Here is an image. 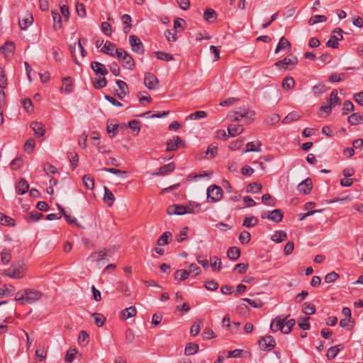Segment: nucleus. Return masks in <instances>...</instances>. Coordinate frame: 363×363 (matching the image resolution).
<instances>
[{"mask_svg": "<svg viewBox=\"0 0 363 363\" xmlns=\"http://www.w3.org/2000/svg\"><path fill=\"white\" fill-rule=\"evenodd\" d=\"M91 67L95 73L104 76L106 75L108 72L104 65L99 62H92L91 63Z\"/></svg>", "mask_w": 363, "mask_h": 363, "instance_id": "obj_21", "label": "nucleus"}, {"mask_svg": "<svg viewBox=\"0 0 363 363\" xmlns=\"http://www.w3.org/2000/svg\"><path fill=\"white\" fill-rule=\"evenodd\" d=\"M137 310L135 306H130L121 312L120 317L122 319H128L135 316Z\"/></svg>", "mask_w": 363, "mask_h": 363, "instance_id": "obj_24", "label": "nucleus"}, {"mask_svg": "<svg viewBox=\"0 0 363 363\" xmlns=\"http://www.w3.org/2000/svg\"><path fill=\"white\" fill-rule=\"evenodd\" d=\"M172 238L170 232H164L157 240V244L160 246L165 245L169 243V240Z\"/></svg>", "mask_w": 363, "mask_h": 363, "instance_id": "obj_41", "label": "nucleus"}, {"mask_svg": "<svg viewBox=\"0 0 363 363\" xmlns=\"http://www.w3.org/2000/svg\"><path fill=\"white\" fill-rule=\"evenodd\" d=\"M216 17H217V14H216V11L214 10H213L212 9H207L204 11L203 18L206 21H208L209 23L213 22V21L216 20Z\"/></svg>", "mask_w": 363, "mask_h": 363, "instance_id": "obj_38", "label": "nucleus"}, {"mask_svg": "<svg viewBox=\"0 0 363 363\" xmlns=\"http://www.w3.org/2000/svg\"><path fill=\"white\" fill-rule=\"evenodd\" d=\"M43 293L35 289H26L18 291L15 297V300L20 302L21 304H32L40 299Z\"/></svg>", "mask_w": 363, "mask_h": 363, "instance_id": "obj_1", "label": "nucleus"}, {"mask_svg": "<svg viewBox=\"0 0 363 363\" xmlns=\"http://www.w3.org/2000/svg\"><path fill=\"white\" fill-rule=\"evenodd\" d=\"M202 326V321L201 320H196L192 325L190 329V334L192 336L197 335L199 332L201 327Z\"/></svg>", "mask_w": 363, "mask_h": 363, "instance_id": "obj_47", "label": "nucleus"}, {"mask_svg": "<svg viewBox=\"0 0 363 363\" xmlns=\"http://www.w3.org/2000/svg\"><path fill=\"white\" fill-rule=\"evenodd\" d=\"M227 256L232 260H236L240 256V250L237 247H231L228 250Z\"/></svg>", "mask_w": 363, "mask_h": 363, "instance_id": "obj_33", "label": "nucleus"}, {"mask_svg": "<svg viewBox=\"0 0 363 363\" xmlns=\"http://www.w3.org/2000/svg\"><path fill=\"white\" fill-rule=\"evenodd\" d=\"M129 43L131 46V49L134 52L138 54H143L145 52L144 45L140 39L134 35L129 36Z\"/></svg>", "mask_w": 363, "mask_h": 363, "instance_id": "obj_8", "label": "nucleus"}, {"mask_svg": "<svg viewBox=\"0 0 363 363\" xmlns=\"http://www.w3.org/2000/svg\"><path fill=\"white\" fill-rule=\"evenodd\" d=\"M83 183L87 189H93L94 187V179L89 175H84L83 177Z\"/></svg>", "mask_w": 363, "mask_h": 363, "instance_id": "obj_52", "label": "nucleus"}, {"mask_svg": "<svg viewBox=\"0 0 363 363\" xmlns=\"http://www.w3.org/2000/svg\"><path fill=\"white\" fill-rule=\"evenodd\" d=\"M30 128L33 130L36 137H43L45 133V128L42 123L33 121L30 125Z\"/></svg>", "mask_w": 363, "mask_h": 363, "instance_id": "obj_16", "label": "nucleus"}, {"mask_svg": "<svg viewBox=\"0 0 363 363\" xmlns=\"http://www.w3.org/2000/svg\"><path fill=\"white\" fill-rule=\"evenodd\" d=\"M183 143V140L179 136H174L172 140H169L167 142L166 151H174L179 147V145Z\"/></svg>", "mask_w": 363, "mask_h": 363, "instance_id": "obj_15", "label": "nucleus"}, {"mask_svg": "<svg viewBox=\"0 0 363 363\" xmlns=\"http://www.w3.org/2000/svg\"><path fill=\"white\" fill-rule=\"evenodd\" d=\"M206 117H207V113L206 111H196V112L190 114L188 116V118H189L191 120H198V119L203 118Z\"/></svg>", "mask_w": 363, "mask_h": 363, "instance_id": "obj_57", "label": "nucleus"}, {"mask_svg": "<svg viewBox=\"0 0 363 363\" xmlns=\"http://www.w3.org/2000/svg\"><path fill=\"white\" fill-rule=\"evenodd\" d=\"M285 319L280 317H277L271 323L270 328L273 332L281 330L284 333V323Z\"/></svg>", "mask_w": 363, "mask_h": 363, "instance_id": "obj_20", "label": "nucleus"}, {"mask_svg": "<svg viewBox=\"0 0 363 363\" xmlns=\"http://www.w3.org/2000/svg\"><path fill=\"white\" fill-rule=\"evenodd\" d=\"M76 11L78 16L81 18H84L86 15L85 6L82 3L77 2L76 4Z\"/></svg>", "mask_w": 363, "mask_h": 363, "instance_id": "obj_59", "label": "nucleus"}, {"mask_svg": "<svg viewBox=\"0 0 363 363\" xmlns=\"http://www.w3.org/2000/svg\"><path fill=\"white\" fill-rule=\"evenodd\" d=\"M1 261L4 264H7L11 259V251L9 249H4L1 253Z\"/></svg>", "mask_w": 363, "mask_h": 363, "instance_id": "obj_53", "label": "nucleus"}, {"mask_svg": "<svg viewBox=\"0 0 363 363\" xmlns=\"http://www.w3.org/2000/svg\"><path fill=\"white\" fill-rule=\"evenodd\" d=\"M52 16L54 21V29L60 28L62 27V18L59 12L52 11Z\"/></svg>", "mask_w": 363, "mask_h": 363, "instance_id": "obj_40", "label": "nucleus"}, {"mask_svg": "<svg viewBox=\"0 0 363 363\" xmlns=\"http://www.w3.org/2000/svg\"><path fill=\"white\" fill-rule=\"evenodd\" d=\"M261 146V143L259 141H257L256 143L250 142L246 145V149L243 150V152H259L261 149L259 147Z\"/></svg>", "mask_w": 363, "mask_h": 363, "instance_id": "obj_34", "label": "nucleus"}, {"mask_svg": "<svg viewBox=\"0 0 363 363\" xmlns=\"http://www.w3.org/2000/svg\"><path fill=\"white\" fill-rule=\"evenodd\" d=\"M244 131V128L240 125L230 124L228 127V136L235 137L236 135L241 134Z\"/></svg>", "mask_w": 363, "mask_h": 363, "instance_id": "obj_23", "label": "nucleus"}, {"mask_svg": "<svg viewBox=\"0 0 363 363\" xmlns=\"http://www.w3.org/2000/svg\"><path fill=\"white\" fill-rule=\"evenodd\" d=\"M258 219L255 216H246L243 220L242 225L246 228H252L257 225Z\"/></svg>", "mask_w": 363, "mask_h": 363, "instance_id": "obj_35", "label": "nucleus"}, {"mask_svg": "<svg viewBox=\"0 0 363 363\" xmlns=\"http://www.w3.org/2000/svg\"><path fill=\"white\" fill-rule=\"evenodd\" d=\"M301 116L297 112L289 113L282 121L284 124L290 123L293 121H296L300 119Z\"/></svg>", "mask_w": 363, "mask_h": 363, "instance_id": "obj_37", "label": "nucleus"}, {"mask_svg": "<svg viewBox=\"0 0 363 363\" xmlns=\"http://www.w3.org/2000/svg\"><path fill=\"white\" fill-rule=\"evenodd\" d=\"M158 79L152 73H147L144 78V83L148 89H155L158 84Z\"/></svg>", "mask_w": 363, "mask_h": 363, "instance_id": "obj_12", "label": "nucleus"}, {"mask_svg": "<svg viewBox=\"0 0 363 363\" xmlns=\"http://www.w3.org/2000/svg\"><path fill=\"white\" fill-rule=\"evenodd\" d=\"M189 276V272L185 269H178L174 273V277L179 281H184Z\"/></svg>", "mask_w": 363, "mask_h": 363, "instance_id": "obj_50", "label": "nucleus"}, {"mask_svg": "<svg viewBox=\"0 0 363 363\" xmlns=\"http://www.w3.org/2000/svg\"><path fill=\"white\" fill-rule=\"evenodd\" d=\"M327 21V17L323 15H315L310 18L308 20V24L310 26L315 25L318 23H322Z\"/></svg>", "mask_w": 363, "mask_h": 363, "instance_id": "obj_45", "label": "nucleus"}, {"mask_svg": "<svg viewBox=\"0 0 363 363\" xmlns=\"http://www.w3.org/2000/svg\"><path fill=\"white\" fill-rule=\"evenodd\" d=\"M116 49L117 48L115 44L110 41H106L101 51L104 54L114 57L116 56V53L114 54L113 51L116 50Z\"/></svg>", "mask_w": 363, "mask_h": 363, "instance_id": "obj_27", "label": "nucleus"}, {"mask_svg": "<svg viewBox=\"0 0 363 363\" xmlns=\"http://www.w3.org/2000/svg\"><path fill=\"white\" fill-rule=\"evenodd\" d=\"M340 104V99L337 96V91L334 89L332 91L330 97L327 99V104L320 106V110L329 114L331 113L332 108L336 105Z\"/></svg>", "mask_w": 363, "mask_h": 363, "instance_id": "obj_4", "label": "nucleus"}, {"mask_svg": "<svg viewBox=\"0 0 363 363\" xmlns=\"http://www.w3.org/2000/svg\"><path fill=\"white\" fill-rule=\"evenodd\" d=\"M262 184L259 183L254 182L250 183L247 186V192L248 193H258L262 190Z\"/></svg>", "mask_w": 363, "mask_h": 363, "instance_id": "obj_48", "label": "nucleus"}, {"mask_svg": "<svg viewBox=\"0 0 363 363\" xmlns=\"http://www.w3.org/2000/svg\"><path fill=\"white\" fill-rule=\"evenodd\" d=\"M154 54L155 55L157 59L166 62L172 61L174 59V56L172 54L164 51H157L155 52Z\"/></svg>", "mask_w": 363, "mask_h": 363, "instance_id": "obj_32", "label": "nucleus"}, {"mask_svg": "<svg viewBox=\"0 0 363 363\" xmlns=\"http://www.w3.org/2000/svg\"><path fill=\"white\" fill-rule=\"evenodd\" d=\"M223 189L217 185H211L207 189V201L217 202L223 198Z\"/></svg>", "mask_w": 363, "mask_h": 363, "instance_id": "obj_5", "label": "nucleus"}, {"mask_svg": "<svg viewBox=\"0 0 363 363\" xmlns=\"http://www.w3.org/2000/svg\"><path fill=\"white\" fill-rule=\"evenodd\" d=\"M315 306L311 303H304L302 308V312L306 315H312L315 313Z\"/></svg>", "mask_w": 363, "mask_h": 363, "instance_id": "obj_42", "label": "nucleus"}, {"mask_svg": "<svg viewBox=\"0 0 363 363\" xmlns=\"http://www.w3.org/2000/svg\"><path fill=\"white\" fill-rule=\"evenodd\" d=\"M251 239V235L249 232L244 230L239 235V240L242 244H247Z\"/></svg>", "mask_w": 363, "mask_h": 363, "instance_id": "obj_56", "label": "nucleus"}, {"mask_svg": "<svg viewBox=\"0 0 363 363\" xmlns=\"http://www.w3.org/2000/svg\"><path fill=\"white\" fill-rule=\"evenodd\" d=\"M15 45L13 42L8 41L4 46L1 48V53L4 55L5 58L11 57L14 52Z\"/></svg>", "mask_w": 363, "mask_h": 363, "instance_id": "obj_17", "label": "nucleus"}, {"mask_svg": "<svg viewBox=\"0 0 363 363\" xmlns=\"http://www.w3.org/2000/svg\"><path fill=\"white\" fill-rule=\"evenodd\" d=\"M33 21V16L29 15L28 17L19 21V26L22 30L28 28Z\"/></svg>", "mask_w": 363, "mask_h": 363, "instance_id": "obj_51", "label": "nucleus"}, {"mask_svg": "<svg viewBox=\"0 0 363 363\" xmlns=\"http://www.w3.org/2000/svg\"><path fill=\"white\" fill-rule=\"evenodd\" d=\"M104 200L108 203V206H111L115 201L113 194L107 187H104Z\"/></svg>", "mask_w": 363, "mask_h": 363, "instance_id": "obj_36", "label": "nucleus"}, {"mask_svg": "<svg viewBox=\"0 0 363 363\" xmlns=\"http://www.w3.org/2000/svg\"><path fill=\"white\" fill-rule=\"evenodd\" d=\"M116 56L119 59L120 62L124 68L132 69L135 67L133 58L124 49H116Z\"/></svg>", "mask_w": 363, "mask_h": 363, "instance_id": "obj_3", "label": "nucleus"}, {"mask_svg": "<svg viewBox=\"0 0 363 363\" xmlns=\"http://www.w3.org/2000/svg\"><path fill=\"white\" fill-rule=\"evenodd\" d=\"M121 21H122L123 23L125 25V27L123 28V32L125 33H128L130 31L131 28H132L131 16L128 14H124L121 17Z\"/></svg>", "mask_w": 363, "mask_h": 363, "instance_id": "obj_30", "label": "nucleus"}, {"mask_svg": "<svg viewBox=\"0 0 363 363\" xmlns=\"http://www.w3.org/2000/svg\"><path fill=\"white\" fill-rule=\"evenodd\" d=\"M298 63V60L296 56L291 55L284 57L283 60L277 62L274 65L280 70L291 69L296 67Z\"/></svg>", "mask_w": 363, "mask_h": 363, "instance_id": "obj_6", "label": "nucleus"}, {"mask_svg": "<svg viewBox=\"0 0 363 363\" xmlns=\"http://www.w3.org/2000/svg\"><path fill=\"white\" fill-rule=\"evenodd\" d=\"M343 349L342 345H337L329 348L327 351L326 357L328 359H334L338 354V352Z\"/></svg>", "mask_w": 363, "mask_h": 363, "instance_id": "obj_29", "label": "nucleus"}, {"mask_svg": "<svg viewBox=\"0 0 363 363\" xmlns=\"http://www.w3.org/2000/svg\"><path fill=\"white\" fill-rule=\"evenodd\" d=\"M280 121V116L279 114L272 113L268 117H267L264 120V123L267 125H273L277 123Z\"/></svg>", "mask_w": 363, "mask_h": 363, "instance_id": "obj_46", "label": "nucleus"}, {"mask_svg": "<svg viewBox=\"0 0 363 363\" xmlns=\"http://www.w3.org/2000/svg\"><path fill=\"white\" fill-rule=\"evenodd\" d=\"M313 187L312 180L310 178L306 179L304 181L298 184L297 189L298 191L304 194H308L311 193Z\"/></svg>", "mask_w": 363, "mask_h": 363, "instance_id": "obj_13", "label": "nucleus"}, {"mask_svg": "<svg viewBox=\"0 0 363 363\" xmlns=\"http://www.w3.org/2000/svg\"><path fill=\"white\" fill-rule=\"evenodd\" d=\"M108 250L106 248H104L98 252H94L89 256L87 261L99 262L108 255Z\"/></svg>", "mask_w": 363, "mask_h": 363, "instance_id": "obj_14", "label": "nucleus"}, {"mask_svg": "<svg viewBox=\"0 0 363 363\" xmlns=\"http://www.w3.org/2000/svg\"><path fill=\"white\" fill-rule=\"evenodd\" d=\"M26 273V265L22 261L13 262L9 269L4 271L3 274L13 279H21Z\"/></svg>", "mask_w": 363, "mask_h": 363, "instance_id": "obj_2", "label": "nucleus"}, {"mask_svg": "<svg viewBox=\"0 0 363 363\" xmlns=\"http://www.w3.org/2000/svg\"><path fill=\"white\" fill-rule=\"evenodd\" d=\"M348 122L351 125H357L362 121V117L359 113H352L348 117Z\"/></svg>", "mask_w": 363, "mask_h": 363, "instance_id": "obj_55", "label": "nucleus"}, {"mask_svg": "<svg viewBox=\"0 0 363 363\" xmlns=\"http://www.w3.org/2000/svg\"><path fill=\"white\" fill-rule=\"evenodd\" d=\"M93 84L96 89H99L105 87L107 84V82L105 77H102L98 79H95Z\"/></svg>", "mask_w": 363, "mask_h": 363, "instance_id": "obj_63", "label": "nucleus"}, {"mask_svg": "<svg viewBox=\"0 0 363 363\" xmlns=\"http://www.w3.org/2000/svg\"><path fill=\"white\" fill-rule=\"evenodd\" d=\"M284 214L280 209H274L268 212L267 218L275 223H279L283 219Z\"/></svg>", "mask_w": 363, "mask_h": 363, "instance_id": "obj_19", "label": "nucleus"}, {"mask_svg": "<svg viewBox=\"0 0 363 363\" xmlns=\"http://www.w3.org/2000/svg\"><path fill=\"white\" fill-rule=\"evenodd\" d=\"M217 152L218 147L213 144L210 145L206 151V155H209L210 158H213L217 155Z\"/></svg>", "mask_w": 363, "mask_h": 363, "instance_id": "obj_64", "label": "nucleus"}, {"mask_svg": "<svg viewBox=\"0 0 363 363\" xmlns=\"http://www.w3.org/2000/svg\"><path fill=\"white\" fill-rule=\"evenodd\" d=\"M295 85V81L291 77H286L282 82L281 86L285 90L292 89Z\"/></svg>", "mask_w": 363, "mask_h": 363, "instance_id": "obj_39", "label": "nucleus"}, {"mask_svg": "<svg viewBox=\"0 0 363 363\" xmlns=\"http://www.w3.org/2000/svg\"><path fill=\"white\" fill-rule=\"evenodd\" d=\"M16 193L19 195H23L26 194L28 189H29V184L28 182L25 179H21L18 182L16 187Z\"/></svg>", "mask_w": 363, "mask_h": 363, "instance_id": "obj_26", "label": "nucleus"}, {"mask_svg": "<svg viewBox=\"0 0 363 363\" xmlns=\"http://www.w3.org/2000/svg\"><path fill=\"white\" fill-rule=\"evenodd\" d=\"M260 348L263 350L270 351L276 346L274 338L271 335L262 337L258 342Z\"/></svg>", "mask_w": 363, "mask_h": 363, "instance_id": "obj_9", "label": "nucleus"}, {"mask_svg": "<svg viewBox=\"0 0 363 363\" xmlns=\"http://www.w3.org/2000/svg\"><path fill=\"white\" fill-rule=\"evenodd\" d=\"M211 266L213 271H220L221 269V259L217 257H212L210 258Z\"/></svg>", "mask_w": 363, "mask_h": 363, "instance_id": "obj_44", "label": "nucleus"}, {"mask_svg": "<svg viewBox=\"0 0 363 363\" xmlns=\"http://www.w3.org/2000/svg\"><path fill=\"white\" fill-rule=\"evenodd\" d=\"M43 215L38 211L30 212L27 218L28 221H37L43 218Z\"/></svg>", "mask_w": 363, "mask_h": 363, "instance_id": "obj_60", "label": "nucleus"}, {"mask_svg": "<svg viewBox=\"0 0 363 363\" xmlns=\"http://www.w3.org/2000/svg\"><path fill=\"white\" fill-rule=\"evenodd\" d=\"M284 49L290 50L291 49V44L284 36H282L277 45L275 53H278L279 51Z\"/></svg>", "mask_w": 363, "mask_h": 363, "instance_id": "obj_22", "label": "nucleus"}, {"mask_svg": "<svg viewBox=\"0 0 363 363\" xmlns=\"http://www.w3.org/2000/svg\"><path fill=\"white\" fill-rule=\"evenodd\" d=\"M116 84L118 85L119 89H120V92L118 94H117V96L122 99H123L126 94L128 93V84L122 81V80H117L116 81Z\"/></svg>", "mask_w": 363, "mask_h": 363, "instance_id": "obj_25", "label": "nucleus"}, {"mask_svg": "<svg viewBox=\"0 0 363 363\" xmlns=\"http://www.w3.org/2000/svg\"><path fill=\"white\" fill-rule=\"evenodd\" d=\"M199 345L195 343H188L185 347V354L191 355L197 352Z\"/></svg>", "mask_w": 363, "mask_h": 363, "instance_id": "obj_49", "label": "nucleus"}, {"mask_svg": "<svg viewBox=\"0 0 363 363\" xmlns=\"http://www.w3.org/2000/svg\"><path fill=\"white\" fill-rule=\"evenodd\" d=\"M254 116V113L252 111H249L245 108H240V111L235 112H231L228 115V118L231 121H240L242 118H246L247 120H251L252 117Z\"/></svg>", "mask_w": 363, "mask_h": 363, "instance_id": "obj_7", "label": "nucleus"}, {"mask_svg": "<svg viewBox=\"0 0 363 363\" xmlns=\"http://www.w3.org/2000/svg\"><path fill=\"white\" fill-rule=\"evenodd\" d=\"M92 316L94 317V323L98 327L103 326V325L104 324V322L106 321V318L102 314L98 313H92Z\"/></svg>", "mask_w": 363, "mask_h": 363, "instance_id": "obj_54", "label": "nucleus"}, {"mask_svg": "<svg viewBox=\"0 0 363 363\" xmlns=\"http://www.w3.org/2000/svg\"><path fill=\"white\" fill-rule=\"evenodd\" d=\"M0 224L8 226H14L16 223L12 218L0 213Z\"/></svg>", "mask_w": 363, "mask_h": 363, "instance_id": "obj_43", "label": "nucleus"}, {"mask_svg": "<svg viewBox=\"0 0 363 363\" xmlns=\"http://www.w3.org/2000/svg\"><path fill=\"white\" fill-rule=\"evenodd\" d=\"M342 32L343 31L341 28H335L333 30V33H337L338 35H340V38H337V36L335 35H332L326 43V45L329 48H337L339 46V41L343 39Z\"/></svg>", "mask_w": 363, "mask_h": 363, "instance_id": "obj_10", "label": "nucleus"}, {"mask_svg": "<svg viewBox=\"0 0 363 363\" xmlns=\"http://www.w3.org/2000/svg\"><path fill=\"white\" fill-rule=\"evenodd\" d=\"M175 169V165L173 162L167 164L158 169V172L155 173V175H166L172 172Z\"/></svg>", "mask_w": 363, "mask_h": 363, "instance_id": "obj_28", "label": "nucleus"}, {"mask_svg": "<svg viewBox=\"0 0 363 363\" xmlns=\"http://www.w3.org/2000/svg\"><path fill=\"white\" fill-rule=\"evenodd\" d=\"M287 239V234L286 232L282 230H278L274 233V234L272 236V240L277 242H281Z\"/></svg>", "mask_w": 363, "mask_h": 363, "instance_id": "obj_31", "label": "nucleus"}, {"mask_svg": "<svg viewBox=\"0 0 363 363\" xmlns=\"http://www.w3.org/2000/svg\"><path fill=\"white\" fill-rule=\"evenodd\" d=\"M73 90V84L72 83L71 77H66L62 79V86L60 91L64 92L66 94H70Z\"/></svg>", "mask_w": 363, "mask_h": 363, "instance_id": "obj_18", "label": "nucleus"}, {"mask_svg": "<svg viewBox=\"0 0 363 363\" xmlns=\"http://www.w3.org/2000/svg\"><path fill=\"white\" fill-rule=\"evenodd\" d=\"M295 323H296V321L294 319H290L286 322L284 321V334L290 333L291 331V329L294 326Z\"/></svg>", "mask_w": 363, "mask_h": 363, "instance_id": "obj_58", "label": "nucleus"}, {"mask_svg": "<svg viewBox=\"0 0 363 363\" xmlns=\"http://www.w3.org/2000/svg\"><path fill=\"white\" fill-rule=\"evenodd\" d=\"M77 49L80 52L82 57L84 58L85 57V55L86 52L85 49L84 48V47L82 46V45L81 43L80 39L78 40L77 43H74V45H71L69 46V50H70L72 58L75 61L76 64L79 65V62L77 60V55H76Z\"/></svg>", "mask_w": 363, "mask_h": 363, "instance_id": "obj_11", "label": "nucleus"}, {"mask_svg": "<svg viewBox=\"0 0 363 363\" xmlns=\"http://www.w3.org/2000/svg\"><path fill=\"white\" fill-rule=\"evenodd\" d=\"M35 140L33 138L28 139L24 144V150L28 152H32L34 147H35Z\"/></svg>", "mask_w": 363, "mask_h": 363, "instance_id": "obj_61", "label": "nucleus"}, {"mask_svg": "<svg viewBox=\"0 0 363 363\" xmlns=\"http://www.w3.org/2000/svg\"><path fill=\"white\" fill-rule=\"evenodd\" d=\"M77 353L76 349L69 348L67 352L65 357L66 362H72L74 359L75 354Z\"/></svg>", "mask_w": 363, "mask_h": 363, "instance_id": "obj_62", "label": "nucleus"}]
</instances>
